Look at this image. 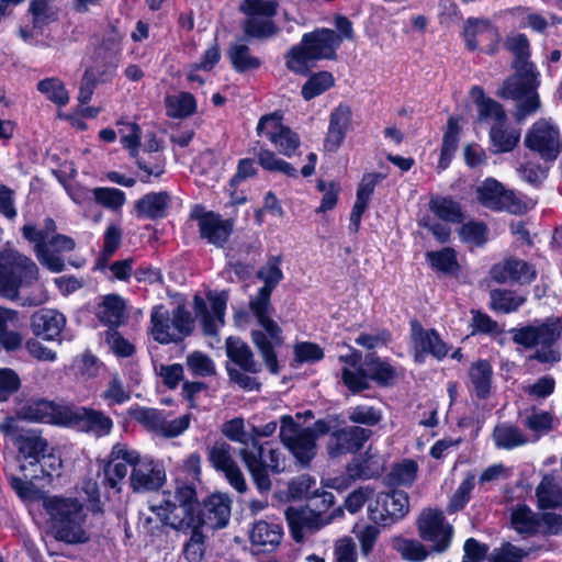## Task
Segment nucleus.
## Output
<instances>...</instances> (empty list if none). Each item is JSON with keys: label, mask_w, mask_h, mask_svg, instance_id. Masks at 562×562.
<instances>
[{"label": "nucleus", "mask_w": 562, "mask_h": 562, "mask_svg": "<svg viewBox=\"0 0 562 562\" xmlns=\"http://www.w3.org/2000/svg\"><path fill=\"white\" fill-rule=\"evenodd\" d=\"M280 265L281 258L272 256L258 270L257 276L265 282V285L249 301L250 311L259 326L258 329L251 330V338L267 368L273 374L279 372L278 360L273 349L283 344L282 330L271 316L272 306L270 303L272 290L283 278Z\"/></svg>", "instance_id": "1"}, {"label": "nucleus", "mask_w": 562, "mask_h": 562, "mask_svg": "<svg viewBox=\"0 0 562 562\" xmlns=\"http://www.w3.org/2000/svg\"><path fill=\"white\" fill-rule=\"evenodd\" d=\"M161 522L173 529L187 532L182 553L189 562H201L205 552V537L201 530L202 518L195 502V490L187 484H177L173 493H164L159 505L151 507Z\"/></svg>", "instance_id": "2"}, {"label": "nucleus", "mask_w": 562, "mask_h": 562, "mask_svg": "<svg viewBox=\"0 0 562 562\" xmlns=\"http://www.w3.org/2000/svg\"><path fill=\"white\" fill-rule=\"evenodd\" d=\"M22 236L33 245V251L37 261L53 273L65 270L63 254L72 251L75 240L57 233V226L53 218L46 217L42 226L26 223L21 228Z\"/></svg>", "instance_id": "3"}, {"label": "nucleus", "mask_w": 562, "mask_h": 562, "mask_svg": "<svg viewBox=\"0 0 562 562\" xmlns=\"http://www.w3.org/2000/svg\"><path fill=\"white\" fill-rule=\"evenodd\" d=\"M341 37L331 29H316L305 33L297 45L285 55V66L296 75L305 76L323 59H335Z\"/></svg>", "instance_id": "4"}, {"label": "nucleus", "mask_w": 562, "mask_h": 562, "mask_svg": "<svg viewBox=\"0 0 562 562\" xmlns=\"http://www.w3.org/2000/svg\"><path fill=\"white\" fill-rule=\"evenodd\" d=\"M43 507L60 540L69 543H82L89 539L85 530L86 514L78 499L45 496L43 497Z\"/></svg>", "instance_id": "5"}, {"label": "nucleus", "mask_w": 562, "mask_h": 562, "mask_svg": "<svg viewBox=\"0 0 562 562\" xmlns=\"http://www.w3.org/2000/svg\"><path fill=\"white\" fill-rule=\"evenodd\" d=\"M513 340L526 348H536L535 360L541 363L554 364L561 360L558 341L562 335V323L558 317L543 322H535L528 326L514 328L510 331Z\"/></svg>", "instance_id": "6"}, {"label": "nucleus", "mask_w": 562, "mask_h": 562, "mask_svg": "<svg viewBox=\"0 0 562 562\" xmlns=\"http://www.w3.org/2000/svg\"><path fill=\"white\" fill-rule=\"evenodd\" d=\"M515 74L507 78L499 91L502 98L516 101V120L522 121L541 106L537 89L540 74L536 67H513Z\"/></svg>", "instance_id": "7"}, {"label": "nucleus", "mask_w": 562, "mask_h": 562, "mask_svg": "<svg viewBox=\"0 0 562 562\" xmlns=\"http://www.w3.org/2000/svg\"><path fill=\"white\" fill-rule=\"evenodd\" d=\"M38 280V268L26 255L13 248L0 251V295L16 300L21 288H27Z\"/></svg>", "instance_id": "8"}, {"label": "nucleus", "mask_w": 562, "mask_h": 562, "mask_svg": "<svg viewBox=\"0 0 562 562\" xmlns=\"http://www.w3.org/2000/svg\"><path fill=\"white\" fill-rule=\"evenodd\" d=\"M193 328L194 319L183 305L169 311L167 306L158 304L150 311L148 334L161 345L182 341Z\"/></svg>", "instance_id": "9"}, {"label": "nucleus", "mask_w": 562, "mask_h": 562, "mask_svg": "<svg viewBox=\"0 0 562 562\" xmlns=\"http://www.w3.org/2000/svg\"><path fill=\"white\" fill-rule=\"evenodd\" d=\"M239 456L260 492H267L271 487L269 471L280 473L284 469L282 452L259 443L257 438L251 439L250 446L243 447Z\"/></svg>", "instance_id": "10"}, {"label": "nucleus", "mask_w": 562, "mask_h": 562, "mask_svg": "<svg viewBox=\"0 0 562 562\" xmlns=\"http://www.w3.org/2000/svg\"><path fill=\"white\" fill-rule=\"evenodd\" d=\"M475 198L482 206L492 211L524 214L533 207L531 199L506 189L503 183L494 178H486L476 186Z\"/></svg>", "instance_id": "11"}, {"label": "nucleus", "mask_w": 562, "mask_h": 562, "mask_svg": "<svg viewBox=\"0 0 562 562\" xmlns=\"http://www.w3.org/2000/svg\"><path fill=\"white\" fill-rule=\"evenodd\" d=\"M239 10L246 15L243 29L246 35L255 38L270 37L277 34L278 26L273 16L278 11L274 0H243Z\"/></svg>", "instance_id": "12"}, {"label": "nucleus", "mask_w": 562, "mask_h": 562, "mask_svg": "<svg viewBox=\"0 0 562 562\" xmlns=\"http://www.w3.org/2000/svg\"><path fill=\"white\" fill-rule=\"evenodd\" d=\"M280 439L301 465H307L316 454V435L300 427L290 415L281 417Z\"/></svg>", "instance_id": "13"}, {"label": "nucleus", "mask_w": 562, "mask_h": 562, "mask_svg": "<svg viewBox=\"0 0 562 562\" xmlns=\"http://www.w3.org/2000/svg\"><path fill=\"white\" fill-rule=\"evenodd\" d=\"M525 145L543 160H555L560 153L559 126L551 120L536 121L525 136Z\"/></svg>", "instance_id": "14"}, {"label": "nucleus", "mask_w": 562, "mask_h": 562, "mask_svg": "<svg viewBox=\"0 0 562 562\" xmlns=\"http://www.w3.org/2000/svg\"><path fill=\"white\" fill-rule=\"evenodd\" d=\"M369 517L375 524L384 526L404 518L409 512V498L403 491L379 493L368 506Z\"/></svg>", "instance_id": "15"}, {"label": "nucleus", "mask_w": 562, "mask_h": 562, "mask_svg": "<svg viewBox=\"0 0 562 562\" xmlns=\"http://www.w3.org/2000/svg\"><path fill=\"white\" fill-rule=\"evenodd\" d=\"M417 528L419 537L431 543L432 551L443 552L449 548L453 529L440 510H423L417 519Z\"/></svg>", "instance_id": "16"}, {"label": "nucleus", "mask_w": 562, "mask_h": 562, "mask_svg": "<svg viewBox=\"0 0 562 562\" xmlns=\"http://www.w3.org/2000/svg\"><path fill=\"white\" fill-rule=\"evenodd\" d=\"M128 481L136 493L156 491L165 483L166 471L160 461L149 456H140L136 451Z\"/></svg>", "instance_id": "17"}, {"label": "nucleus", "mask_w": 562, "mask_h": 562, "mask_svg": "<svg viewBox=\"0 0 562 562\" xmlns=\"http://www.w3.org/2000/svg\"><path fill=\"white\" fill-rule=\"evenodd\" d=\"M63 419L69 426L95 437L108 436L113 428V420L101 411L85 406L65 407Z\"/></svg>", "instance_id": "18"}, {"label": "nucleus", "mask_w": 562, "mask_h": 562, "mask_svg": "<svg viewBox=\"0 0 562 562\" xmlns=\"http://www.w3.org/2000/svg\"><path fill=\"white\" fill-rule=\"evenodd\" d=\"M257 133L267 137L283 156L292 157L301 145L299 135L282 124L277 113L263 115L257 125Z\"/></svg>", "instance_id": "19"}, {"label": "nucleus", "mask_w": 562, "mask_h": 562, "mask_svg": "<svg viewBox=\"0 0 562 562\" xmlns=\"http://www.w3.org/2000/svg\"><path fill=\"white\" fill-rule=\"evenodd\" d=\"M133 416L147 430L165 438L180 436L189 428L191 422L190 414L168 420L162 412L147 407L136 408Z\"/></svg>", "instance_id": "20"}, {"label": "nucleus", "mask_w": 562, "mask_h": 562, "mask_svg": "<svg viewBox=\"0 0 562 562\" xmlns=\"http://www.w3.org/2000/svg\"><path fill=\"white\" fill-rule=\"evenodd\" d=\"M227 301L228 295L224 291L209 293L207 302L200 296L194 297L195 315L200 319L205 335L215 336L224 326Z\"/></svg>", "instance_id": "21"}, {"label": "nucleus", "mask_w": 562, "mask_h": 562, "mask_svg": "<svg viewBox=\"0 0 562 562\" xmlns=\"http://www.w3.org/2000/svg\"><path fill=\"white\" fill-rule=\"evenodd\" d=\"M211 464L222 472L232 487L239 493L247 491V483L241 470L233 458V448L226 441H216L209 450Z\"/></svg>", "instance_id": "22"}, {"label": "nucleus", "mask_w": 562, "mask_h": 562, "mask_svg": "<svg viewBox=\"0 0 562 562\" xmlns=\"http://www.w3.org/2000/svg\"><path fill=\"white\" fill-rule=\"evenodd\" d=\"M191 217L198 221L201 238L216 247H223L232 232L233 224L228 220H223L218 214L204 212L201 207H195Z\"/></svg>", "instance_id": "23"}, {"label": "nucleus", "mask_w": 562, "mask_h": 562, "mask_svg": "<svg viewBox=\"0 0 562 562\" xmlns=\"http://www.w3.org/2000/svg\"><path fill=\"white\" fill-rule=\"evenodd\" d=\"M491 278L497 283L529 284L537 278L533 265L515 257L495 263L490 271Z\"/></svg>", "instance_id": "24"}, {"label": "nucleus", "mask_w": 562, "mask_h": 562, "mask_svg": "<svg viewBox=\"0 0 562 562\" xmlns=\"http://www.w3.org/2000/svg\"><path fill=\"white\" fill-rule=\"evenodd\" d=\"M463 36L465 46L470 50L479 49L486 54H493L498 44V33L486 20L469 19Z\"/></svg>", "instance_id": "25"}, {"label": "nucleus", "mask_w": 562, "mask_h": 562, "mask_svg": "<svg viewBox=\"0 0 562 562\" xmlns=\"http://www.w3.org/2000/svg\"><path fill=\"white\" fill-rule=\"evenodd\" d=\"M370 435V430L359 426L344 427L330 434L327 451L333 458L355 453L363 447Z\"/></svg>", "instance_id": "26"}, {"label": "nucleus", "mask_w": 562, "mask_h": 562, "mask_svg": "<svg viewBox=\"0 0 562 562\" xmlns=\"http://www.w3.org/2000/svg\"><path fill=\"white\" fill-rule=\"evenodd\" d=\"M412 341L417 362H424L426 355L441 360L449 351L448 345L435 329H425L417 322L412 323Z\"/></svg>", "instance_id": "27"}, {"label": "nucleus", "mask_w": 562, "mask_h": 562, "mask_svg": "<svg viewBox=\"0 0 562 562\" xmlns=\"http://www.w3.org/2000/svg\"><path fill=\"white\" fill-rule=\"evenodd\" d=\"M136 450L124 443L112 447L109 461L104 468L105 481L110 487L120 490L119 484L126 477L128 468L132 469Z\"/></svg>", "instance_id": "28"}, {"label": "nucleus", "mask_w": 562, "mask_h": 562, "mask_svg": "<svg viewBox=\"0 0 562 562\" xmlns=\"http://www.w3.org/2000/svg\"><path fill=\"white\" fill-rule=\"evenodd\" d=\"M31 325L34 335L45 340H56L66 325V317L56 310L44 308L33 314Z\"/></svg>", "instance_id": "29"}, {"label": "nucleus", "mask_w": 562, "mask_h": 562, "mask_svg": "<svg viewBox=\"0 0 562 562\" xmlns=\"http://www.w3.org/2000/svg\"><path fill=\"white\" fill-rule=\"evenodd\" d=\"M351 109L346 104H339L331 111L324 143L326 150L336 151L340 147L351 125Z\"/></svg>", "instance_id": "30"}, {"label": "nucleus", "mask_w": 562, "mask_h": 562, "mask_svg": "<svg viewBox=\"0 0 562 562\" xmlns=\"http://www.w3.org/2000/svg\"><path fill=\"white\" fill-rule=\"evenodd\" d=\"M285 517L296 541H301L304 532H314L326 525L322 516L308 508L288 507Z\"/></svg>", "instance_id": "31"}, {"label": "nucleus", "mask_w": 562, "mask_h": 562, "mask_svg": "<svg viewBox=\"0 0 562 562\" xmlns=\"http://www.w3.org/2000/svg\"><path fill=\"white\" fill-rule=\"evenodd\" d=\"M470 95L477 109L479 123H485L491 127L507 120V114L503 105L497 101L485 97L481 87H472Z\"/></svg>", "instance_id": "32"}, {"label": "nucleus", "mask_w": 562, "mask_h": 562, "mask_svg": "<svg viewBox=\"0 0 562 562\" xmlns=\"http://www.w3.org/2000/svg\"><path fill=\"white\" fill-rule=\"evenodd\" d=\"M282 536L280 525L260 520L252 526L249 537L251 544L259 552H272L281 543Z\"/></svg>", "instance_id": "33"}, {"label": "nucleus", "mask_w": 562, "mask_h": 562, "mask_svg": "<svg viewBox=\"0 0 562 562\" xmlns=\"http://www.w3.org/2000/svg\"><path fill=\"white\" fill-rule=\"evenodd\" d=\"M339 359L346 363V367L342 369V381L346 386L352 393L367 390L369 387V383L364 372V367L361 366V352L356 349H351L349 355L341 356Z\"/></svg>", "instance_id": "34"}, {"label": "nucleus", "mask_w": 562, "mask_h": 562, "mask_svg": "<svg viewBox=\"0 0 562 562\" xmlns=\"http://www.w3.org/2000/svg\"><path fill=\"white\" fill-rule=\"evenodd\" d=\"M231 498L225 494L211 495L204 504L202 525L206 524L211 528L225 527L231 517Z\"/></svg>", "instance_id": "35"}, {"label": "nucleus", "mask_w": 562, "mask_h": 562, "mask_svg": "<svg viewBox=\"0 0 562 562\" xmlns=\"http://www.w3.org/2000/svg\"><path fill=\"white\" fill-rule=\"evenodd\" d=\"M20 321L18 311L0 306V345L7 352L16 351L23 346L22 334L9 329V326H16Z\"/></svg>", "instance_id": "36"}, {"label": "nucleus", "mask_w": 562, "mask_h": 562, "mask_svg": "<svg viewBox=\"0 0 562 562\" xmlns=\"http://www.w3.org/2000/svg\"><path fill=\"white\" fill-rule=\"evenodd\" d=\"M171 198L168 192H150L136 202L138 217L156 220L167 215Z\"/></svg>", "instance_id": "37"}, {"label": "nucleus", "mask_w": 562, "mask_h": 562, "mask_svg": "<svg viewBox=\"0 0 562 562\" xmlns=\"http://www.w3.org/2000/svg\"><path fill=\"white\" fill-rule=\"evenodd\" d=\"M540 515L526 504H517L510 509L512 528L522 537L536 536L539 533Z\"/></svg>", "instance_id": "38"}, {"label": "nucleus", "mask_w": 562, "mask_h": 562, "mask_svg": "<svg viewBox=\"0 0 562 562\" xmlns=\"http://www.w3.org/2000/svg\"><path fill=\"white\" fill-rule=\"evenodd\" d=\"M226 353L245 372H260L261 363L255 360L250 347L240 338L228 337L226 339Z\"/></svg>", "instance_id": "39"}, {"label": "nucleus", "mask_w": 562, "mask_h": 562, "mask_svg": "<svg viewBox=\"0 0 562 562\" xmlns=\"http://www.w3.org/2000/svg\"><path fill=\"white\" fill-rule=\"evenodd\" d=\"M53 402L46 400L29 401L18 411L20 419L47 424L55 423L58 415L63 417Z\"/></svg>", "instance_id": "40"}, {"label": "nucleus", "mask_w": 562, "mask_h": 562, "mask_svg": "<svg viewBox=\"0 0 562 562\" xmlns=\"http://www.w3.org/2000/svg\"><path fill=\"white\" fill-rule=\"evenodd\" d=\"M14 445L18 447L20 457L30 465L36 464L42 458H45L48 447L47 441L34 430H26Z\"/></svg>", "instance_id": "41"}, {"label": "nucleus", "mask_w": 562, "mask_h": 562, "mask_svg": "<svg viewBox=\"0 0 562 562\" xmlns=\"http://www.w3.org/2000/svg\"><path fill=\"white\" fill-rule=\"evenodd\" d=\"M488 137L493 153H510L520 140V130L510 126L508 120H506L501 124L491 126Z\"/></svg>", "instance_id": "42"}, {"label": "nucleus", "mask_w": 562, "mask_h": 562, "mask_svg": "<svg viewBox=\"0 0 562 562\" xmlns=\"http://www.w3.org/2000/svg\"><path fill=\"white\" fill-rule=\"evenodd\" d=\"M535 494L539 509H562V487L552 475L541 479Z\"/></svg>", "instance_id": "43"}, {"label": "nucleus", "mask_w": 562, "mask_h": 562, "mask_svg": "<svg viewBox=\"0 0 562 562\" xmlns=\"http://www.w3.org/2000/svg\"><path fill=\"white\" fill-rule=\"evenodd\" d=\"M492 437L495 447L504 450H513L529 442L527 435L519 427L510 423L496 425Z\"/></svg>", "instance_id": "44"}, {"label": "nucleus", "mask_w": 562, "mask_h": 562, "mask_svg": "<svg viewBox=\"0 0 562 562\" xmlns=\"http://www.w3.org/2000/svg\"><path fill=\"white\" fill-rule=\"evenodd\" d=\"M166 112L169 117L184 119L196 111V100L190 92H178L165 98Z\"/></svg>", "instance_id": "45"}, {"label": "nucleus", "mask_w": 562, "mask_h": 562, "mask_svg": "<svg viewBox=\"0 0 562 562\" xmlns=\"http://www.w3.org/2000/svg\"><path fill=\"white\" fill-rule=\"evenodd\" d=\"M492 367L486 360H479L470 368L471 387L480 398H486L491 392Z\"/></svg>", "instance_id": "46"}, {"label": "nucleus", "mask_w": 562, "mask_h": 562, "mask_svg": "<svg viewBox=\"0 0 562 562\" xmlns=\"http://www.w3.org/2000/svg\"><path fill=\"white\" fill-rule=\"evenodd\" d=\"M363 366L368 381L372 380L380 385H389L395 379V369L373 353L366 357Z\"/></svg>", "instance_id": "47"}, {"label": "nucleus", "mask_w": 562, "mask_h": 562, "mask_svg": "<svg viewBox=\"0 0 562 562\" xmlns=\"http://www.w3.org/2000/svg\"><path fill=\"white\" fill-rule=\"evenodd\" d=\"M100 321L109 326H119L126 318L125 303L119 295H108L99 306Z\"/></svg>", "instance_id": "48"}, {"label": "nucleus", "mask_w": 562, "mask_h": 562, "mask_svg": "<svg viewBox=\"0 0 562 562\" xmlns=\"http://www.w3.org/2000/svg\"><path fill=\"white\" fill-rule=\"evenodd\" d=\"M393 549L408 562H423L429 555L428 549L416 539L395 537L392 540Z\"/></svg>", "instance_id": "49"}, {"label": "nucleus", "mask_w": 562, "mask_h": 562, "mask_svg": "<svg viewBox=\"0 0 562 562\" xmlns=\"http://www.w3.org/2000/svg\"><path fill=\"white\" fill-rule=\"evenodd\" d=\"M417 472V462L411 459H405L392 467L386 476L387 484L392 486H409L415 482Z\"/></svg>", "instance_id": "50"}, {"label": "nucleus", "mask_w": 562, "mask_h": 562, "mask_svg": "<svg viewBox=\"0 0 562 562\" xmlns=\"http://www.w3.org/2000/svg\"><path fill=\"white\" fill-rule=\"evenodd\" d=\"M426 260L434 269L442 273L453 274L459 270L457 254L450 247L437 251H427Z\"/></svg>", "instance_id": "51"}, {"label": "nucleus", "mask_w": 562, "mask_h": 562, "mask_svg": "<svg viewBox=\"0 0 562 562\" xmlns=\"http://www.w3.org/2000/svg\"><path fill=\"white\" fill-rule=\"evenodd\" d=\"M536 551L535 548H519L510 542H504L499 547L493 549L488 554V562H522Z\"/></svg>", "instance_id": "52"}, {"label": "nucleus", "mask_w": 562, "mask_h": 562, "mask_svg": "<svg viewBox=\"0 0 562 562\" xmlns=\"http://www.w3.org/2000/svg\"><path fill=\"white\" fill-rule=\"evenodd\" d=\"M505 45L514 54L513 67H536L529 61L530 46L525 34H514L507 37Z\"/></svg>", "instance_id": "53"}, {"label": "nucleus", "mask_w": 562, "mask_h": 562, "mask_svg": "<svg viewBox=\"0 0 562 562\" xmlns=\"http://www.w3.org/2000/svg\"><path fill=\"white\" fill-rule=\"evenodd\" d=\"M431 212L445 222L459 223L463 218L460 204L451 198H435L430 201Z\"/></svg>", "instance_id": "54"}, {"label": "nucleus", "mask_w": 562, "mask_h": 562, "mask_svg": "<svg viewBox=\"0 0 562 562\" xmlns=\"http://www.w3.org/2000/svg\"><path fill=\"white\" fill-rule=\"evenodd\" d=\"M100 397L106 403L108 407H113L128 402L131 400V391L123 384L120 376L114 374Z\"/></svg>", "instance_id": "55"}, {"label": "nucleus", "mask_w": 562, "mask_h": 562, "mask_svg": "<svg viewBox=\"0 0 562 562\" xmlns=\"http://www.w3.org/2000/svg\"><path fill=\"white\" fill-rule=\"evenodd\" d=\"M93 201L112 212H119L126 202V195L116 188L99 187L94 188Z\"/></svg>", "instance_id": "56"}, {"label": "nucleus", "mask_w": 562, "mask_h": 562, "mask_svg": "<svg viewBox=\"0 0 562 562\" xmlns=\"http://www.w3.org/2000/svg\"><path fill=\"white\" fill-rule=\"evenodd\" d=\"M229 58L238 71L257 69L261 64L258 57L251 55L250 48L241 43H236L231 47Z\"/></svg>", "instance_id": "57"}, {"label": "nucleus", "mask_w": 562, "mask_h": 562, "mask_svg": "<svg viewBox=\"0 0 562 562\" xmlns=\"http://www.w3.org/2000/svg\"><path fill=\"white\" fill-rule=\"evenodd\" d=\"M258 164L270 172H281L289 177H296V169L285 160L279 158L269 149H260L257 154Z\"/></svg>", "instance_id": "58"}, {"label": "nucleus", "mask_w": 562, "mask_h": 562, "mask_svg": "<svg viewBox=\"0 0 562 562\" xmlns=\"http://www.w3.org/2000/svg\"><path fill=\"white\" fill-rule=\"evenodd\" d=\"M334 85V77L328 71H319L310 77L302 87V97L310 101L324 93Z\"/></svg>", "instance_id": "59"}, {"label": "nucleus", "mask_w": 562, "mask_h": 562, "mask_svg": "<svg viewBox=\"0 0 562 562\" xmlns=\"http://www.w3.org/2000/svg\"><path fill=\"white\" fill-rule=\"evenodd\" d=\"M524 425L540 437L554 428V417L550 412L531 408L526 415Z\"/></svg>", "instance_id": "60"}, {"label": "nucleus", "mask_w": 562, "mask_h": 562, "mask_svg": "<svg viewBox=\"0 0 562 562\" xmlns=\"http://www.w3.org/2000/svg\"><path fill=\"white\" fill-rule=\"evenodd\" d=\"M525 303V299L507 290H494L491 292V306L502 313L517 311Z\"/></svg>", "instance_id": "61"}, {"label": "nucleus", "mask_w": 562, "mask_h": 562, "mask_svg": "<svg viewBox=\"0 0 562 562\" xmlns=\"http://www.w3.org/2000/svg\"><path fill=\"white\" fill-rule=\"evenodd\" d=\"M37 90L58 106H64L69 101V93L58 78H46L37 83Z\"/></svg>", "instance_id": "62"}, {"label": "nucleus", "mask_w": 562, "mask_h": 562, "mask_svg": "<svg viewBox=\"0 0 562 562\" xmlns=\"http://www.w3.org/2000/svg\"><path fill=\"white\" fill-rule=\"evenodd\" d=\"M488 229L482 222H468L459 231L461 240L471 246H483L487 240Z\"/></svg>", "instance_id": "63"}, {"label": "nucleus", "mask_w": 562, "mask_h": 562, "mask_svg": "<svg viewBox=\"0 0 562 562\" xmlns=\"http://www.w3.org/2000/svg\"><path fill=\"white\" fill-rule=\"evenodd\" d=\"M30 12L35 29H41L57 19V12L49 0H32Z\"/></svg>", "instance_id": "64"}]
</instances>
